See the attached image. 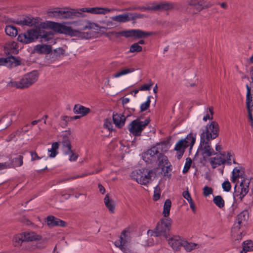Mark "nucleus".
<instances>
[{"label": "nucleus", "instance_id": "nucleus-1", "mask_svg": "<svg viewBox=\"0 0 253 253\" xmlns=\"http://www.w3.org/2000/svg\"><path fill=\"white\" fill-rule=\"evenodd\" d=\"M171 202L170 199H167L164 203L163 214L165 217L160 219L155 228L156 236H163L167 239L169 236V231L172 224V220L168 216L170 213Z\"/></svg>", "mask_w": 253, "mask_h": 253}, {"label": "nucleus", "instance_id": "nucleus-2", "mask_svg": "<svg viewBox=\"0 0 253 253\" xmlns=\"http://www.w3.org/2000/svg\"><path fill=\"white\" fill-rule=\"evenodd\" d=\"M160 147L153 145L150 149L144 152L142 155L143 160L147 164L157 163L159 162V165H161L164 162L168 163V157L163 153L160 152Z\"/></svg>", "mask_w": 253, "mask_h": 253}, {"label": "nucleus", "instance_id": "nucleus-3", "mask_svg": "<svg viewBox=\"0 0 253 253\" xmlns=\"http://www.w3.org/2000/svg\"><path fill=\"white\" fill-rule=\"evenodd\" d=\"M39 75L38 71L34 70L24 75L19 81H10L7 85L19 89L28 88L38 80Z\"/></svg>", "mask_w": 253, "mask_h": 253}, {"label": "nucleus", "instance_id": "nucleus-4", "mask_svg": "<svg viewBox=\"0 0 253 253\" xmlns=\"http://www.w3.org/2000/svg\"><path fill=\"white\" fill-rule=\"evenodd\" d=\"M41 243L46 241V238L42 239V237L36 234L34 232H24L16 235L13 238V245L14 247H19L24 242H32L42 241Z\"/></svg>", "mask_w": 253, "mask_h": 253}, {"label": "nucleus", "instance_id": "nucleus-5", "mask_svg": "<svg viewBox=\"0 0 253 253\" xmlns=\"http://www.w3.org/2000/svg\"><path fill=\"white\" fill-rule=\"evenodd\" d=\"M151 120L148 118L144 121H140V118L138 117L136 119L133 120L127 126V128L130 134L134 136H140L141 135L142 131L146 128V126L150 122Z\"/></svg>", "mask_w": 253, "mask_h": 253}, {"label": "nucleus", "instance_id": "nucleus-6", "mask_svg": "<svg viewBox=\"0 0 253 253\" xmlns=\"http://www.w3.org/2000/svg\"><path fill=\"white\" fill-rule=\"evenodd\" d=\"M250 181L246 182V179L243 178L240 183V187H238L236 183L234 186V191L233 193L234 202L232 205L233 207L236 202V198H238L241 202L243 201L244 197L248 194L249 191Z\"/></svg>", "mask_w": 253, "mask_h": 253}, {"label": "nucleus", "instance_id": "nucleus-7", "mask_svg": "<svg viewBox=\"0 0 253 253\" xmlns=\"http://www.w3.org/2000/svg\"><path fill=\"white\" fill-rule=\"evenodd\" d=\"M192 132H190L184 138H182L176 143L174 150L177 152V158L180 160L183 155L185 149L189 147V140L193 134Z\"/></svg>", "mask_w": 253, "mask_h": 253}, {"label": "nucleus", "instance_id": "nucleus-8", "mask_svg": "<svg viewBox=\"0 0 253 253\" xmlns=\"http://www.w3.org/2000/svg\"><path fill=\"white\" fill-rule=\"evenodd\" d=\"M52 26L53 27V31L59 34H63L70 37H75L76 35L75 31L71 27L67 26L59 23H52Z\"/></svg>", "mask_w": 253, "mask_h": 253}, {"label": "nucleus", "instance_id": "nucleus-9", "mask_svg": "<svg viewBox=\"0 0 253 253\" xmlns=\"http://www.w3.org/2000/svg\"><path fill=\"white\" fill-rule=\"evenodd\" d=\"M128 232L126 230H123L122 232V235L120 237L118 246L124 253H131L130 250L129 237H128ZM115 246L118 245L115 244Z\"/></svg>", "mask_w": 253, "mask_h": 253}, {"label": "nucleus", "instance_id": "nucleus-10", "mask_svg": "<svg viewBox=\"0 0 253 253\" xmlns=\"http://www.w3.org/2000/svg\"><path fill=\"white\" fill-rule=\"evenodd\" d=\"M37 34L34 36V41L38 39L39 38L42 39L41 42H48L50 43H55V42L54 40V34L53 32L49 31H40L35 30Z\"/></svg>", "mask_w": 253, "mask_h": 253}, {"label": "nucleus", "instance_id": "nucleus-11", "mask_svg": "<svg viewBox=\"0 0 253 253\" xmlns=\"http://www.w3.org/2000/svg\"><path fill=\"white\" fill-rule=\"evenodd\" d=\"M37 34L36 31L31 29L24 33L19 34L17 37V41L24 44H28L34 42V36H36Z\"/></svg>", "mask_w": 253, "mask_h": 253}, {"label": "nucleus", "instance_id": "nucleus-12", "mask_svg": "<svg viewBox=\"0 0 253 253\" xmlns=\"http://www.w3.org/2000/svg\"><path fill=\"white\" fill-rule=\"evenodd\" d=\"M248 218V211L247 210H243L237 215L236 222L233 225V228L235 230H239L241 227L245 225Z\"/></svg>", "mask_w": 253, "mask_h": 253}, {"label": "nucleus", "instance_id": "nucleus-13", "mask_svg": "<svg viewBox=\"0 0 253 253\" xmlns=\"http://www.w3.org/2000/svg\"><path fill=\"white\" fill-rule=\"evenodd\" d=\"M61 15L60 19H73L76 17H84L85 14L80 12L75 9H69L68 8H61Z\"/></svg>", "mask_w": 253, "mask_h": 253}, {"label": "nucleus", "instance_id": "nucleus-14", "mask_svg": "<svg viewBox=\"0 0 253 253\" xmlns=\"http://www.w3.org/2000/svg\"><path fill=\"white\" fill-rule=\"evenodd\" d=\"M188 4L194 7L197 12H200L204 9L208 8L212 4L207 0H190Z\"/></svg>", "mask_w": 253, "mask_h": 253}, {"label": "nucleus", "instance_id": "nucleus-15", "mask_svg": "<svg viewBox=\"0 0 253 253\" xmlns=\"http://www.w3.org/2000/svg\"><path fill=\"white\" fill-rule=\"evenodd\" d=\"M205 129L202 132L205 134L211 133L212 136L217 137L219 135V127L216 121H212L208 124L205 127Z\"/></svg>", "mask_w": 253, "mask_h": 253}, {"label": "nucleus", "instance_id": "nucleus-16", "mask_svg": "<svg viewBox=\"0 0 253 253\" xmlns=\"http://www.w3.org/2000/svg\"><path fill=\"white\" fill-rule=\"evenodd\" d=\"M199 151L201 152L202 155H205L206 156L211 157L212 155H216L217 152H215L211 145H202L200 144L198 150L194 156L193 160H194L196 157L198 155Z\"/></svg>", "mask_w": 253, "mask_h": 253}, {"label": "nucleus", "instance_id": "nucleus-17", "mask_svg": "<svg viewBox=\"0 0 253 253\" xmlns=\"http://www.w3.org/2000/svg\"><path fill=\"white\" fill-rule=\"evenodd\" d=\"M14 23L23 26H37V24H38V18H31L29 16H26L23 20H16L13 22Z\"/></svg>", "mask_w": 253, "mask_h": 253}, {"label": "nucleus", "instance_id": "nucleus-18", "mask_svg": "<svg viewBox=\"0 0 253 253\" xmlns=\"http://www.w3.org/2000/svg\"><path fill=\"white\" fill-rule=\"evenodd\" d=\"M184 240H182L179 236H174L168 240L169 244L175 251H179L183 246Z\"/></svg>", "mask_w": 253, "mask_h": 253}, {"label": "nucleus", "instance_id": "nucleus-19", "mask_svg": "<svg viewBox=\"0 0 253 253\" xmlns=\"http://www.w3.org/2000/svg\"><path fill=\"white\" fill-rule=\"evenodd\" d=\"M113 121L117 127L121 128L124 126L125 124L126 121L125 116L124 114H119L118 113L115 114L113 113Z\"/></svg>", "mask_w": 253, "mask_h": 253}, {"label": "nucleus", "instance_id": "nucleus-20", "mask_svg": "<svg viewBox=\"0 0 253 253\" xmlns=\"http://www.w3.org/2000/svg\"><path fill=\"white\" fill-rule=\"evenodd\" d=\"M175 5V3H174L166 1L164 2H160L155 6H152V9L154 11L169 10L173 9Z\"/></svg>", "mask_w": 253, "mask_h": 253}, {"label": "nucleus", "instance_id": "nucleus-21", "mask_svg": "<svg viewBox=\"0 0 253 253\" xmlns=\"http://www.w3.org/2000/svg\"><path fill=\"white\" fill-rule=\"evenodd\" d=\"M52 51V46L50 44H38L34 48V52L39 54H49Z\"/></svg>", "mask_w": 253, "mask_h": 253}, {"label": "nucleus", "instance_id": "nucleus-22", "mask_svg": "<svg viewBox=\"0 0 253 253\" xmlns=\"http://www.w3.org/2000/svg\"><path fill=\"white\" fill-rule=\"evenodd\" d=\"M66 132L65 134L62 135L63 138L62 140V143L64 147H67L68 150L65 152L66 154H68L69 152H72V145L69 139V136L71 134V131L70 130H66Z\"/></svg>", "mask_w": 253, "mask_h": 253}, {"label": "nucleus", "instance_id": "nucleus-23", "mask_svg": "<svg viewBox=\"0 0 253 253\" xmlns=\"http://www.w3.org/2000/svg\"><path fill=\"white\" fill-rule=\"evenodd\" d=\"M73 112L75 114H81L82 117L86 116L90 112L89 108L85 107L81 104H78L74 106Z\"/></svg>", "mask_w": 253, "mask_h": 253}, {"label": "nucleus", "instance_id": "nucleus-24", "mask_svg": "<svg viewBox=\"0 0 253 253\" xmlns=\"http://www.w3.org/2000/svg\"><path fill=\"white\" fill-rule=\"evenodd\" d=\"M216 138L214 136H212L211 133L205 134L204 132H202L200 135V144H202L203 145H211V140Z\"/></svg>", "mask_w": 253, "mask_h": 253}, {"label": "nucleus", "instance_id": "nucleus-25", "mask_svg": "<svg viewBox=\"0 0 253 253\" xmlns=\"http://www.w3.org/2000/svg\"><path fill=\"white\" fill-rule=\"evenodd\" d=\"M84 24H82L83 26L82 28H80V30H84L86 29H91L93 28L92 26L94 25L95 27L99 28V30H100V32L101 33V34H102V32H105L103 30H106L107 29V28L104 27H100L97 24L92 23L90 22L88 20H84Z\"/></svg>", "mask_w": 253, "mask_h": 253}, {"label": "nucleus", "instance_id": "nucleus-26", "mask_svg": "<svg viewBox=\"0 0 253 253\" xmlns=\"http://www.w3.org/2000/svg\"><path fill=\"white\" fill-rule=\"evenodd\" d=\"M145 172L143 174V177L140 181V184L146 185L151 180V175L153 173L152 170H148L145 169Z\"/></svg>", "mask_w": 253, "mask_h": 253}, {"label": "nucleus", "instance_id": "nucleus-27", "mask_svg": "<svg viewBox=\"0 0 253 253\" xmlns=\"http://www.w3.org/2000/svg\"><path fill=\"white\" fill-rule=\"evenodd\" d=\"M145 170V169H142L132 171L130 175L132 179L135 180L138 183L140 184V181L143 177Z\"/></svg>", "mask_w": 253, "mask_h": 253}, {"label": "nucleus", "instance_id": "nucleus-28", "mask_svg": "<svg viewBox=\"0 0 253 253\" xmlns=\"http://www.w3.org/2000/svg\"><path fill=\"white\" fill-rule=\"evenodd\" d=\"M154 35L153 32H146L139 29H135L134 39H144Z\"/></svg>", "mask_w": 253, "mask_h": 253}, {"label": "nucleus", "instance_id": "nucleus-29", "mask_svg": "<svg viewBox=\"0 0 253 253\" xmlns=\"http://www.w3.org/2000/svg\"><path fill=\"white\" fill-rule=\"evenodd\" d=\"M104 200L106 207L111 213H114L115 208L114 202L112 199L109 198L108 194L106 195Z\"/></svg>", "mask_w": 253, "mask_h": 253}, {"label": "nucleus", "instance_id": "nucleus-30", "mask_svg": "<svg viewBox=\"0 0 253 253\" xmlns=\"http://www.w3.org/2000/svg\"><path fill=\"white\" fill-rule=\"evenodd\" d=\"M52 23H55V22L47 21L46 23L41 22L39 23V22L38 21V24H37V26H35V27H36L35 30L44 31L43 29H47L49 28L53 31V27L51 25ZM33 29L34 30V29Z\"/></svg>", "mask_w": 253, "mask_h": 253}, {"label": "nucleus", "instance_id": "nucleus-31", "mask_svg": "<svg viewBox=\"0 0 253 253\" xmlns=\"http://www.w3.org/2000/svg\"><path fill=\"white\" fill-rule=\"evenodd\" d=\"M183 197L187 200L190 204V207L192 209V211L194 213H195L196 212V209L195 204L192 199L190 194L188 191H184L183 193Z\"/></svg>", "mask_w": 253, "mask_h": 253}, {"label": "nucleus", "instance_id": "nucleus-32", "mask_svg": "<svg viewBox=\"0 0 253 253\" xmlns=\"http://www.w3.org/2000/svg\"><path fill=\"white\" fill-rule=\"evenodd\" d=\"M111 19L120 23H124L129 21V16L128 13H127L111 17Z\"/></svg>", "mask_w": 253, "mask_h": 253}, {"label": "nucleus", "instance_id": "nucleus-33", "mask_svg": "<svg viewBox=\"0 0 253 253\" xmlns=\"http://www.w3.org/2000/svg\"><path fill=\"white\" fill-rule=\"evenodd\" d=\"M210 162L212 168L214 169L217 165L220 166L222 164H224L226 162V160L222 159L221 157H214L210 158Z\"/></svg>", "mask_w": 253, "mask_h": 253}, {"label": "nucleus", "instance_id": "nucleus-34", "mask_svg": "<svg viewBox=\"0 0 253 253\" xmlns=\"http://www.w3.org/2000/svg\"><path fill=\"white\" fill-rule=\"evenodd\" d=\"M243 249L240 253H247V252L253 251V242L251 240L244 241L243 244Z\"/></svg>", "mask_w": 253, "mask_h": 253}, {"label": "nucleus", "instance_id": "nucleus-35", "mask_svg": "<svg viewBox=\"0 0 253 253\" xmlns=\"http://www.w3.org/2000/svg\"><path fill=\"white\" fill-rule=\"evenodd\" d=\"M6 34L12 37H15L18 35V30L16 27L13 25H6L5 28Z\"/></svg>", "mask_w": 253, "mask_h": 253}, {"label": "nucleus", "instance_id": "nucleus-36", "mask_svg": "<svg viewBox=\"0 0 253 253\" xmlns=\"http://www.w3.org/2000/svg\"><path fill=\"white\" fill-rule=\"evenodd\" d=\"M159 166L161 167L162 170L164 172V175L167 176L168 178H170L171 174H169V171L172 170V166L169 162V161L167 164L166 162H164L161 165Z\"/></svg>", "mask_w": 253, "mask_h": 253}, {"label": "nucleus", "instance_id": "nucleus-37", "mask_svg": "<svg viewBox=\"0 0 253 253\" xmlns=\"http://www.w3.org/2000/svg\"><path fill=\"white\" fill-rule=\"evenodd\" d=\"M9 61H8V65L7 67H11L13 65L14 67L19 66L21 64V61L20 57H16L12 55L8 56Z\"/></svg>", "mask_w": 253, "mask_h": 253}, {"label": "nucleus", "instance_id": "nucleus-38", "mask_svg": "<svg viewBox=\"0 0 253 253\" xmlns=\"http://www.w3.org/2000/svg\"><path fill=\"white\" fill-rule=\"evenodd\" d=\"M90 13L92 14H105L107 12L111 11V9L108 8L103 7H91L89 9Z\"/></svg>", "mask_w": 253, "mask_h": 253}, {"label": "nucleus", "instance_id": "nucleus-39", "mask_svg": "<svg viewBox=\"0 0 253 253\" xmlns=\"http://www.w3.org/2000/svg\"><path fill=\"white\" fill-rule=\"evenodd\" d=\"M75 32L76 33L75 34L77 35H75V37L81 39H89L93 37V34L91 32H83L79 30H76Z\"/></svg>", "mask_w": 253, "mask_h": 253}, {"label": "nucleus", "instance_id": "nucleus-40", "mask_svg": "<svg viewBox=\"0 0 253 253\" xmlns=\"http://www.w3.org/2000/svg\"><path fill=\"white\" fill-rule=\"evenodd\" d=\"M65 50L62 47H59L53 50V53H51L50 56L53 58V61H55L58 59V57L61 55H64Z\"/></svg>", "mask_w": 253, "mask_h": 253}, {"label": "nucleus", "instance_id": "nucleus-41", "mask_svg": "<svg viewBox=\"0 0 253 253\" xmlns=\"http://www.w3.org/2000/svg\"><path fill=\"white\" fill-rule=\"evenodd\" d=\"M169 142V139H167L166 140H164L160 142L157 143L155 145H154L155 146L160 147V152H166L168 151V145Z\"/></svg>", "mask_w": 253, "mask_h": 253}, {"label": "nucleus", "instance_id": "nucleus-42", "mask_svg": "<svg viewBox=\"0 0 253 253\" xmlns=\"http://www.w3.org/2000/svg\"><path fill=\"white\" fill-rule=\"evenodd\" d=\"M58 219L53 215H48L46 217L47 225L50 227L57 226Z\"/></svg>", "mask_w": 253, "mask_h": 253}, {"label": "nucleus", "instance_id": "nucleus-43", "mask_svg": "<svg viewBox=\"0 0 253 253\" xmlns=\"http://www.w3.org/2000/svg\"><path fill=\"white\" fill-rule=\"evenodd\" d=\"M213 203L219 208H222L224 207V201L221 196L218 195L213 196Z\"/></svg>", "mask_w": 253, "mask_h": 253}, {"label": "nucleus", "instance_id": "nucleus-44", "mask_svg": "<svg viewBox=\"0 0 253 253\" xmlns=\"http://www.w3.org/2000/svg\"><path fill=\"white\" fill-rule=\"evenodd\" d=\"M59 146V143L57 142L52 143V148L48 150V151L50 152V154L48 155V157L54 158L58 154L57 150L58 149Z\"/></svg>", "mask_w": 253, "mask_h": 253}, {"label": "nucleus", "instance_id": "nucleus-45", "mask_svg": "<svg viewBox=\"0 0 253 253\" xmlns=\"http://www.w3.org/2000/svg\"><path fill=\"white\" fill-rule=\"evenodd\" d=\"M183 247L187 252H189L197 248V247H198V244L194 243H189L186 240H184L183 243Z\"/></svg>", "mask_w": 253, "mask_h": 253}, {"label": "nucleus", "instance_id": "nucleus-46", "mask_svg": "<svg viewBox=\"0 0 253 253\" xmlns=\"http://www.w3.org/2000/svg\"><path fill=\"white\" fill-rule=\"evenodd\" d=\"M47 14L49 17L60 18L62 14L61 8H55L54 10H49Z\"/></svg>", "mask_w": 253, "mask_h": 253}, {"label": "nucleus", "instance_id": "nucleus-47", "mask_svg": "<svg viewBox=\"0 0 253 253\" xmlns=\"http://www.w3.org/2000/svg\"><path fill=\"white\" fill-rule=\"evenodd\" d=\"M119 34L120 36H122L126 38L133 37L134 38L135 29L120 31Z\"/></svg>", "mask_w": 253, "mask_h": 253}, {"label": "nucleus", "instance_id": "nucleus-48", "mask_svg": "<svg viewBox=\"0 0 253 253\" xmlns=\"http://www.w3.org/2000/svg\"><path fill=\"white\" fill-rule=\"evenodd\" d=\"M23 156L18 155L17 157L14 158L12 160V167H20L23 165Z\"/></svg>", "mask_w": 253, "mask_h": 253}, {"label": "nucleus", "instance_id": "nucleus-49", "mask_svg": "<svg viewBox=\"0 0 253 253\" xmlns=\"http://www.w3.org/2000/svg\"><path fill=\"white\" fill-rule=\"evenodd\" d=\"M119 32L111 31L109 32H102V34L106 37L108 38L110 41H113V39L112 36H114L115 38H119L120 37Z\"/></svg>", "mask_w": 253, "mask_h": 253}, {"label": "nucleus", "instance_id": "nucleus-50", "mask_svg": "<svg viewBox=\"0 0 253 253\" xmlns=\"http://www.w3.org/2000/svg\"><path fill=\"white\" fill-rule=\"evenodd\" d=\"M134 70L135 69L133 68L125 69L115 74L114 77L115 78H118L122 75H126L127 74L133 72L134 71Z\"/></svg>", "mask_w": 253, "mask_h": 253}, {"label": "nucleus", "instance_id": "nucleus-51", "mask_svg": "<svg viewBox=\"0 0 253 253\" xmlns=\"http://www.w3.org/2000/svg\"><path fill=\"white\" fill-rule=\"evenodd\" d=\"M128 16H129V21L134 20L136 19L143 18L147 17V16L144 14H141L138 13H128Z\"/></svg>", "mask_w": 253, "mask_h": 253}, {"label": "nucleus", "instance_id": "nucleus-52", "mask_svg": "<svg viewBox=\"0 0 253 253\" xmlns=\"http://www.w3.org/2000/svg\"><path fill=\"white\" fill-rule=\"evenodd\" d=\"M142 47L140 45H138V43H134L129 47V52H139L142 51Z\"/></svg>", "mask_w": 253, "mask_h": 253}, {"label": "nucleus", "instance_id": "nucleus-53", "mask_svg": "<svg viewBox=\"0 0 253 253\" xmlns=\"http://www.w3.org/2000/svg\"><path fill=\"white\" fill-rule=\"evenodd\" d=\"M151 96H149L147 97V100L144 103H142L140 106V112H142L145 111H146L149 107L150 105L151 102Z\"/></svg>", "mask_w": 253, "mask_h": 253}, {"label": "nucleus", "instance_id": "nucleus-54", "mask_svg": "<svg viewBox=\"0 0 253 253\" xmlns=\"http://www.w3.org/2000/svg\"><path fill=\"white\" fill-rule=\"evenodd\" d=\"M192 163V161L190 158H187L186 159V163L183 169V173H186L190 169Z\"/></svg>", "mask_w": 253, "mask_h": 253}, {"label": "nucleus", "instance_id": "nucleus-55", "mask_svg": "<svg viewBox=\"0 0 253 253\" xmlns=\"http://www.w3.org/2000/svg\"><path fill=\"white\" fill-rule=\"evenodd\" d=\"M85 175H86L83 174L82 175L77 174V175H76L74 176H69L68 177L61 179V180H60L59 182H60V183L65 182H67V181H68L70 180H74V179H77L79 178L83 177Z\"/></svg>", "mask_w": 253, "mask_h": 253}, {"label": "nucleus", "instance_id": "nucleus-56", "mask_svg": "<svg viewBox=\"0 0 253 253\" xmlns=\"http://www.w3.org/2000/svg\"><path fill=\"white\" fill-rule=\"evenodd\" d=\"M161 197V189L158 185H157L155 188L154 193L153 197V200L154 201H158Z\"/></svg>", "mask_w": 253, "mask_h": 253}, {"label": "nucleus", "instance_id": "nucleus-57", "mask_svg": "<svg viewBox=\"0 0 253 253\" xmlns=\"http://www.w3.org/2000/svg\"><path fill=\"white\" fill-rule=\"evenodd\" d=\"M196 135H197L196 133H193L192 136L190 138V140H189V143L188 144L189 147V153H191L192 148H193L194 144L195 143Z\"/></svg>", "mask_w": 253, "mask_h": 253}, {"label": "nucleus", "instance_id": "nucleus-58", "mask_svg": "<svg viewBox=\"0 0 253 253\" xmlns=\"http://www.w3.org/2000/svg\"><path fill=\"white\" fill-rule=\"evenodd\" d=\"M223 190L225 192H229L231 189V185L228 180H225L222 184Z\"/></svg>", "mask_w": 253, "mask_h": 253}, {"label": "nucleus", "instance_id": "nucleus-59", "mask_svg": "<svg viewBox=\"0 0 253 253\" xmlns=\"http://www.w3.org/2000/svg\"><path fill=\"white\" fill-rule=\"evenodd\" d=\"M213 189L208 186H205L203 188V195L205 197L209 196L210 194H212Z\"/></svg>", "mask_w": 253, "mask_h": 253}, {"label": "nucleus", "instance_id": "nucleus-60", "mask_svg": "<svg viewBox=\"0 0 253 253\" xmlns=\"http://www.w3.org/2000/svg\"><path fill=\"white\" fill-rule=\"evenodd\" d=\"M104 126L110 131L113 130V126L110 118H106L104 120Z\"/></svg>", "mask_w": 253, "mask_h": 253}, {"label": "nucleus", "instance_id": "nucleus-61", "mask_svg": "<svg viewBox=\"0 0 253 253\" xmlns=\"http://www.w3.org/2000/svg\"><path fill=\"white\" fill-rule=\"evenodd\" d=\"M150 82H151L150 81ZM153 85V84L152 82H151L150 84H143L141 86V87L139 88L140 90H149L151 89V87Z\"/></svg>", "mask_w": 253, "mask_h": 253}, {"label": "nucleus", "instance_id": "nucleus-62", "mask_svg": "<svg viewBox=\"0 0 253 253\" xmlns=\"http://www.w3.org/2000/svg\"><path fill=\"white\" fill-rule=\"evenodd\" d=\"M12 168V164L10 163H0V170Z\"/></svg>", "mask_w": 253, "mask_h": 253}, {"label": "nucleus", "instance_id": "nucleus-63", "mask_svg": "<svg viewBox=\"0 0 253 253\" xmlns=\"http://www.w3.org/2000/svg\"><path fill=\"white\" fill-rule=\"evenodd\" d=\"M31 160L32 161L36 160H40L44 157H40L38 156V154L36 152L31 151Z\"/></svg>", "mask_w": 253, "mask_h": 253}, {"label": "nucleus", "instance_id": "nucleus-64", "mask_svg": "<svg viewBox=\"0 0 253 253\" xmlns=\"http://www.w3.org/2000/svg\"><path fill=\"white\" fill-rule=\"evenodd\" d=\"M8 56L6 58H0V65L7 66L8 64Z\"/></svg>", "mask_w": 253, "mask_h": 253}]
</instances>
